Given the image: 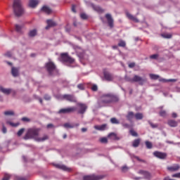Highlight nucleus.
Listing matches in <instances>:
<instances>
[{
	"instance_id": "1",
	"label": "nucleus",
	"mask_w": 180,
	"mask_h": 180,
	"mask_svg": "<svg viewBox=\"0 0 180 180\" xmlns=\"http://www.w3.org/2000/svg\"><path fill=\"white\" fill-rule=\"evenodd\" d=\"M13 8L14 14L17 17H20L25 13V10H23V7H22V1L20 0H14Z\"/></svg>"
},
{
	"instance_id": "2",
	"label": "nucleus",
	"mask_w": 180,
	"mask_h": 180,
	"mask_svg": "<svg viewBox=\"0 0 180 180\" xmlns=\"http://www.w3.org/2000/svg\"><path fill=\"white\" fill-rule=\"evenodd\" d=\"M119 101L120 98L117 95L112 94H108L103 96L101 103L104 104H108L110 103H117Z\"/></svg>"
},
{
	"instance_id": "3",
	"label": "nucleus",
	"mask_w": 180,
	"mask_h": 180,
	"mask_svg": "<svg viewBox=\"0 0 180 180\" xmlns=\"http://www.w3.org/2000/svg\"><path fill=\"white\" fill-rule=\"evenodd\" d=\"M39 133H40V129H28L27 134L25 135L23 139L25 140L34 139L36 141V139L39 138L37 137V136L39 135Z\"/></svg>"
},
{
	"instance_id": "4",
	"label": "nucleus",
	"mask_w": 180,
	"mask_h": 180,
	"mask_svg": "<svg viewBox=\"0 0 180 180\" xmlns=\"http://www.w3.org/2000/svg\"><path fill=\"white\" fill-rule=\"evenodd\" d=\"M45 68L46 69V71L49 74V75L53 76L58 73V70L56 69V65L52 62H49L46 63Z\"/></svg>"
},
{
	"instance_id": "5",
	"label": "nucleus",
	"mask_w": 180,
	"mask_h": 180,
	"mask_svg": "<svg viewBox=\"0 0 180 180\" xmlns=\"http://www.w3.org/2000/svg\"><path fill=\"white\" fill-rule=\"evenodd\" d=\"M127 80L131 83L138 82L140 85H143L146 82V79L136 75L133 78H127Z\"/></svg>"
},
{
	"instance_id": "6",
	"label": "nucleus",
	"mask_w": 180,
	"mask_h": 180,
	"mask_svg": "<svg viewBox=\"0 0 180 180\" xmlns=\"http://www.w3.org/2000/svg\"><path fill=\"white\" fill-rule=\"evenodd\" d=\"M60 61L63 63L72 64L75 62V60L70 57L68 53H62L60 55Z\"/></svg>"
},
{
	"instance_id": "7",
	"label": "nucleus",
	"mask_w": 180,
	"mask_h": 180,
	"mask_svg": "<svg viewBox=\"0 0 180 180\" xmlns=\"http://www.w3.org/2000/svg\"><path fill=\"white\" fill-rule=\"evenodd\" d=\"M75 49L77 55L78 56V57L80 59L84 60L86 58L85 52L80 47L77 46L75 48Z\"/></svg>"
},
{
	"instance_id": "8",
	"label": "nucleus",
	"mask_w": 180,
	"mask_h": 180,
	"mask_svg": "<svg viewBox=\"0 0 180 180\" xmlns=\"http://www.w3.org/2000/svg\"><path fill=\"white\" fill-rule=\"evenodd\" d=\"M61 99L65 100L70 103H76L77 102L75 97L73 95H70V94H65V95L62 96Z\"/></svg>"
},
{
	"instance_id": "9",
	"label": "nucleus",
	"mask_w": 180,
	"mask_h": 180,
	"mask_svg": "<svg viewBox=\"0 0 180 180\" xmlns=\"http://www.w3.org/2000/svg\"><path fill=\"white\" fill-rule=\"evenodd\" d=\"M103 178V176H97L94 174L86 175L83 176V180H101Z\"/></svg>"
},
{
	"instance_id": "10",
	"label": "nucleus",
	"mask_w": 180,
	"mask_h": 180,
	"mask_svg": "<svg viewBox=\"0 0 180 180\" xmlns=\"http://www.w3.org/2000/svg\"><path fill=\"white\" fill-rule=\"evenodd\" d=\"M75 110H76L75 107H70V108H68L60 109L58 111V113L59 114H69V113L74 112Z\"/></svg>"
},
{
	"instance_id": "11",
	"label": "nucleus",
	"mask_w": 180,
	"mask_h": 180,
	"mask_svg": "<svg viewBox=\"0 0 180 180\" xmlns=\"http://www.w3.org/2000/svg\"><path fill=\"white\" fill-rule=\"evenodd\" d=\"M154 156H155L156 158L161 159V160H165L166 159L167 154L165 153H162V152H159V151H155L153 153Z\"/></svg>"
},
{
	"instance_id": "12",
	"label": "nucleus",
	"mask_w": 180,
	"mask_h": 180,
	"mask_svg": "<svg viewBox=\"0 0 180 180\" xmlns=\"http://www.w3.org/2000/svg\"><path fill=\"white\" fill-rule=\"evenodd\" d=\"M77 105L79 107L78 113L83 115L86 112L87 106L83 103H78Z\"/></svg>"
},
{
	"instance_id": "13",
	"label": "nucleus",
	"mask_w": 180,
	"mask_h": 180,
	"mask_svg": "<svg viewBox=\"0 0 180 180\" xmlns=\"http://www.w3.org/2000/svg\"><path fill=\"white\" fill-rule=\"evenodd\" d=\"M103 76L105 79L108 82H112L114 79L113 75L110 74L109 72L104 71Z\"/></svg>"
},
{
	"instance_id": "14",
	"label": "nucleus",
	"mask_w": 180,
	"mask_h": 180,
	"mask_svg": "<svg viewBox=\"0 0 180 180\" xmlns=\"http://www.w3.org/2000/svg\"><path fill=\"white\" fill-rule=\"evenodd\" d=\"M105 18L107 19L109 27L112 28L114 27V21L111 14H105Z\"/></svg>"
},
{
	"instance_id": "15",
	"label": "nucleus",
	"mask_w": 180,
	"mask_h": 180,
	"mask_svg": "<svg viewBox=\"0 0 180 180\" xmlns=\"http://www.w3.org/2000/svg\"><path fill=\"white\" fill-rule=\"evenodd\" d=\"M180 169V165L178 164H175L173 166H170L167 167V169L170 172H176Z\"/></svg>"
},
{
	"instance_id": "16",
	"label": "nucleus",
	"mask_w": 180,
	"mask_h": 180,
	"mask_svg": "<svg viewBox=\"0 0 180 180\" xmlns=\"http://www.w3.org/2000/svg\"><path fill=\"white\" fill-rule=\"evenodd\" d=\"M139 174H143L145 179H150L151 178V174L147 171L140 170Z\"/></svg>"
},
{
	"instance_id": "17",
	"label": "nucleus",
	"mask_w": 180,
	"mask_h": 180,
	"mask_svg": "<svg viewBox=\"0 0 180 180\" xmlns=\"http://www.w3.org/2000/svg\"><path fill=\"white\" fill-rule=\"evenodd\" d=\"M127 17L130 20L134 21L136 23L139 22V20L136 18V17H134V15H132V14H130V13H127Z\"/></svg>"
},
{
	"instance_id": "18",
	"label": "nucleus",
	"mask_w": 180,
	"mask_h": 180,
	"mask_svg": "<svg viewBox=\"0 0 180 180\" xmlns=\"http://www.w3.org/2000/svg\"><path fill=\"white\" fill-rule=\"evenodd\" d=\"M39 4L38 0H30L29 6L30 8H34Z\"/></svg>"
},
{
	"instance_id": "19",
	"label": "nucleus",
	"mask_w": 180,
	"mask_h": 180,
	"mask_svg": "<svg viewBox=\"0 0 180 180\" xmlns=\"http://www.w3.org/2000/svg\"><path fill=\"white\" fill-rule=\"evenodd\" d=\"M0 91L6 95H9L12 92V90L11 89H5L2 86H0Z\"/></svg>"
},
{
	"instance_id": "20",
	"label": "nucleus",
	"mask_w": 180,
	"mask_h": 180,
	"mask_svg": "<svg viewBox=\"0 0 180 180\" xmlns=\"http://www.w3.org/2000/svg\"><path fill=\"white\" fill-rule=\"evenodd\" d=\"M11 74L14 77L19 76V68L13 67L11 68Z\"/></svg>"
},
{
	"instance_id": "21",
	"label": "nucleus",
	"mask_w": 180,
	"mask_h": 180,
	"mask_svg": "<svg viewBox=\"0 0 180 180\" xmlns=\"http://www.w3.org/2000/svg\"><path fill=\"white\" fill-rule=\"evenodd\" d=\"M54 166L58 168V169H60L62 170H64V171H67V172H70V169L68 168L65 165H59V164H56L54 165Z\"/></svg>"
},
{
	"instance_id": "22",
	"label": "nucleus",
	"mask_w": 180,
	"mask_h": 180,
	"mask_svg": "<svg viewBox=\"0 0 180 180\" xmlns=\"http://www.w3.org/2000/svg\"><path fill=\"white\" fill-rule=\"evenodd\" d=\"M108 138L110 139V140H113V141H117L120 139V138L115 133L109 134L108 136Z\"/></svg>"
},
{
	"instance_id": "23",
	"label": "nucleus",
	"mask_w": 180,
	"mask_h": 180,
	"mask_svg": "<svg viewBox=\"0 0 180 180\" xmlns=\"http://www.w3.org/2000/svg\"><path fill=\"white\" fill-rule=\"evenodd\" d=\"M134 117H135V114L133 112H131V111L128 112L127 115H126V118L129 122H131L132 120L134 119Z\"/></svg>"
},
{
	"instance_id": "24",
	"label": "nucleus",
	"mask_w": 180,
	"mask_h": 180,
	"mask_svg": "<svg viewBox=\"0 0 180 180\" xmlns=\"http://www.w3.org/2000/svg\"><path fill=\"white\" fill-rule=\"evenodd\" d=\"M41 11L44 12L45 13L50 15L51 13V8L50 7H47V6H44L41 8Z\"/></svg>"
},
{
	"instance_id": "25",
	"label": "nucleus",
	"mask_w": 180,
	"mask_h": 180,
	"mask_svg": "<svg viewBox=\"0 0 180 180\" xmlns=\"http://www.w3.org/2000/svg\"><path fill=\"white\" fill-rule=\"evenodd\" d=\"M46 23H47V25H48L46 27V30H49V28H50V27L56 26V23L54 22H53V20H48L46 21Z\"/></svg>"
},
{
	"instance_id": "26",
	"label": "nucleus",
	"mask_w": 180,
	"mask_h": 180,
	"mask_svg": "<svg viewBox=\"0 0 180 180\" xmlns=\"http://www.w3.org/2000/svg\"><path fill=\"white\" fill-rule=\"evenodd\" d=\"M107 127V124H102L101 126H98V125H96L94 126V128L96 129V130H99V131H103L105 129V127Z\"/></svg>"
},
{
	"instance_id": "27",
	"label": "nucleus",
	"mask_w": 180,
	"mask_h": 180,
	"mask_svg": "<svg viewBox=\"0 0 180 180\" xmlns=\"http://www.w3.org/2000/svg\"><path fill=\"white\" fill-rule=\"evenodd\" d=\"M49 139V136L47 135H44L42 138H40V137H38L36 139V141H38V142H43L46 140H48Z\"/></svg>"
},
{
	"instance_id": "28",
	"label": "nucleus",
	"mask_w": 180,
	"mask_h": 180,
	"mask_svg": "<svg viewBox=\"0 0 180 180\" xmlns=\"http://www.w3.org/2000/svg\"><path fill=\"white\" fill-rule=\"evenodd\" d=\"M159 81L160 82H163V83H166V82H176L177 80L176 79H162V78H160Z\"/></svg>"
},
{
	"instance_id": "29",
	"label": "nucleus",
	"mask_w": 180,
	"mask_h": 180,
	"mask_svg": "<svg viewBox=\"0 0 180 180\" xmlns=\"http://www.w3.org/2000/svg\"><path fill=\"white\" fill-rule=\"evenodd\" d=\"M168 124L172 127H175L178 125V123L175 120H171L168 121Z\"/></svg>"
},
{
	"instance_id": "30",
	"label": "nucleus",
	"mask_w": 180,
	"mask_h": 180,
	"mask_svg": "<svg viewBox=\"0 0 180 180\" xmlns=\"http://www.w3.org/2000/svg\"><path fill=\"white\" fill-rule=\"evenodd\" d=\"M140 142H141V139H135L133 141V143H132L133 147H134V148L138 147L139 146V144H140Z\"/></svg>"
},
{
	"instance_id": "31",
	"label": "nucleus",
	"mask_w": 180,
	"mask_h": 180,
	"mask_svg": "<svg viewBox=\"0 0 180 180\" xmlns=\"http://www.w3.org/2000/svg\"><path fill=\"white\" fill-rule=\"evenodd\" d=\"M134 117L136 118V120H141L143 118V115L142 113L141 112H138L136 114H134Z\"/></svg>"
},
{
	"instance_id": "32",
	"label": "nucleus",
	"mask_w": 180,
	"mask_h": 180,
	"mask_svg": "<svg viewBox=\"0 0 180 180\" xmlns=\"http://www.w3.org/2000/svg\"><path fill=\"white\" fill-rule=\"evenodd\" d=\"M22 29H23V26H20L19 25H15V31L18 33H22Z\"/></svg>"
},
{
	"instance_id": "33",
	"label": "nucleus",
	"mask_w": 180,
	"mask_h": 180,
	"mask_svg": "<svg viewBox=\"0 0 180 180\" xmlns=\"http://www.w3.org/2000/svg\"><path fill=\"white\" fill-rule=\"evenodd\" d=\"M150 77L151 79L157 80L160 78V76L157 75L150 74Z\"/></svg>"
},
{
	"instance_id": "34",
	"label": "nucleus",
	"mask_w": 180,
	"mask_h": 180,
	"mask_svg": "<svg viewBox=\"0 0 180 180\" xmlns=\"http://www.w3.org/2000/svg\"><path fill=\"white\" fill-rule=\"evenodd\" d=\"M36 34H37V31H36V30H33L30 31L29 33V35L31 37L36 36Z\"/></svg>"
},
{
	"instance_id": "35",
	"label": "nucleus",
	"mask_w": 180,
	"mask_h": 180,
	"mask_svg": "<svg viewBox=\"0 0 180 180\" xmlns=\"http://www.w3.org/2000/svg\"><path fill=\"white\" fill-rule=\"evenodd\" d=\"M110 122H111L112 124H120V122L115 117L111 118Z\"/></svg>"
},
{
	"instance_id": "36",
	"label": "nucleus",
	"mask_w": 180,
	"mask_h": 180,
	"mask_svg": "<svg viewBox=\"0 0 180 180\" xmlns=\"http://www.w3.org/2000/svg\"><path fill=\"white\" fill-rule=\"evenodd\" d=\"M91 6L96 11H98V12L102 11V8H101V7H96V6H94V4H91Z\"/></svg>"
},
{
	"instance_id": "37",
	"label": "nucleus",
	"mask_w": 180,
	"mask_h": 180,
	"mask_svg": "<svg viewBox=\"0 0 180 180\" xmlns=\"http://www.w3.org/2000/svg\"><path fill=\"white\" fill-rule=\"evenodd\" d=\"M118 46H120V47H123V48L125 47V46H126V43H125V41L121 40V41L119 42V44H118Z\"/></svg>"
},
{
	"instance_id": "38",
	"label": "nucleus",
	"mask_w": 180,
	"mask_h": 180,
	"mask_svg": "<svg viewBox=\"0 0 180 180\" xmlns=\"http://www.w3.org/2000/svg\"><path fill=\"white\" fill-rule=\"evenodd\" d=\"M162 37L165 39H171L172 36L170 34H163Z\"/></svg>"
},
{
	"instance_id": "39",
	"label": "nucleus",
	"mask_w": 180,
	"mask_h": 180,
	"mask_svg": "<svg viewBox=\"0 0 180 180\" xmlns=\"http://www.w3.org/2000/svg\"><path fill=\"white\" fill-rule=\"evenodd\" d=\"M6 123L11 125V127H14L19 126V123L14 124L12 122H9V121H7Z\"/></svg>"
},
{
	"instance_id": "40",
	"label": "nucleus",
	"mask_w": 180,
	"mask_h": 180,
	"mask_svg": "<svg viewBox=\"0 0 180 180\" xmlns=\"http://www.w3.org/2000/svg\"><path fill=\"white\" fill-rule=\"evenodd\" d=\"M11 179V174H5L4 176L3 177L2 180H10Z\"/></svg>"
},
{
	"instance_id": "41",
	"label": "nucleus",
	"mask_w": 180,
	"mask_h": 180,
	"mask_svg": "<svg viewBox=\"0 0 180 180\" xmlns=\"http://www.w3.org/2000/svg\"><path fill=\"white\" fill-rule=\"evenodd\" d=\"M129 133L132 136H138V134L134 129H131Z\"/></svg>"
},
{
	"instance_id": "42",
	"label": "nucleus",
	"mask_w": 180,
	"mask_h": 180,
	"mask_svg": "<svg viewBox=\"0 0 180 180\" xmlns=\"http://www.w3.org/2000/svg\"><path fill=\"white\" fill-rule=\"evenodd\" d=\"M146 145L147 148H148V149H150L153 147L152 143L150 141H146Z\"/></svg>"
},
{
	"instance_id": "43",
	"label": "nucleus",
	"mask_w": 180,
	"mask_h": 180,
	"mask_svg": "<svg viewBox=\"0 0 180 180\" xmlns=\"http://www.w3.org/2000/svg\"><path fill=\"white\" fill-rule=\"evenodd\" d=\"M77 88L81 91H84L85 89L84 85L82 84H78Z\"/></svg>"
},
{
	"instance_id": "44",
	"label": "nucleus",
	"mask_w": 180,
	"mask_h": 180,
	"mask_svg": "<svg viewBox=\"0 0 180 180\" xmlns=\"http://www.w3.org/2000/svg\"><path fill=\"white\" fill-rule=\"evenodd\" d=\"M23 132H25V129L22 128L18 131L17 135L20 136L22 134H23Z\"/></svg>"
},
{
	"instance_id": "45",
	"label": "nucleus",
	"mask_w": 180,
	"mask_h": 180,
	"mask_svg": "<svg viewBox=\"0 0 180 180\" xmlns=\"http://www.w3.org/2000/svg\"><path fill=\"white\" fill-rule=\"evenodd\" d=\"M5 115H13L15 112L13 111H6L4 112Z\"/></svg>"
},
{
	"instance_id": "46",
	"label": "nucleus",
	"mask_w": 180,
	"mask_h": 180,
	"mask_svg": "<svg viewBox=\"0 0 180 180\" xmlns=\"http://www.w3.org/2000/svg\"><path fill=\"white\" fill-rule=\"evenodd\" d=\"M159 57L158 54H154L150 56V59H153V60H156L158 59V58Z\"/></svg>"
},
{
	"instance_id": "47",
	"label": "nucleus",
	"mask_w": 180,
	"mask_h": 180,
	"mask_svg": "<svg viewBox=\"0 0 180 180\" xmlns=\"http://www.w3.org/2000/svg\"><path fill=\"white\" fill-rule=\"evenodd\" d=\"M80 17H81V18L83 19V20L87 19V15H86V14H84V13H82L80 15Z\"/></svg>"
},
{
	"instance_id": "48",
	"label": "nucleus",
	"mask_w": 180,
	"mask_h": 180,
	"mask_svg": "<svg viewBox=\"0 0 180 180\" xmlns=\"http://www.w3.org/2000/svg\"><path fill=\"white\" fill-rule=\"evenodd\" d=\"M100 141L103 143H107L108 139L106 138H102V139H101Z\"/></svg>"
},
{
	"instance_id": "49",
	"label": "nucleus",
	"mask_w": 180,
	"mask_h": 180,
	"mask_svg": "<svg viewBox=\"0 0 180 180\" xmlns=\"http://www.w3.org/2000/svg\"><path fill=\"white\" fill-rule=\"evenodd\" d=\"M64 127L65 128H73L74 127L70 125L69 123H65L64 125H63Z\"/></svg>"
},
{
	"instance_id": "50",
	"label": "nucleus",
	"mask_w": 180,
	"mask_h": 180,
	"mask_svg": "<svg viewBox=\"0 0 180 180\" xmlns=\"http://www.w3.org/2000/svg\"><path fill=\"white\" fill-rule=\"evenodd\" d=\"M160 115L162 116V117H165L167 115V113L165 110H162L160 112Z\"/></svg>"
},
{
	"instance_id": "51",
	"label": "nucleus",
	"mask_w": 180,
	"mask_h": 180,
	"mask_svg": "<svg viewBox=\"0 0 180 180\" xmlns=\"http://www.w3.org/2000/svg\"><path fill=\"white\" fill-rule=\"evenodd\" d=\"M15 180H27V179L22 176H16Z\"/></svg>"
},
{
	"instance_id": "52",
	"label": "nucleus",
	"mask_w": 180,
	"mask_h": 180,
	"mask_svg": "<svg viewBox=\"0 0 180 180\" xmlns=\"http://www.w3.org/2000/svg\"><path fill=\"white\" fill-rule=\"evenodd\" d=\"M93 91H96L98 90V86L96 85H93L91 87Z\"/></svg>"
},
{
	"instance_id": "53",
	"label": "nucleus",
	"mask_w": 180,
	"mask_h": 180,
	"mask_svg": "<svg viewBox=\"0 0 180 180\" xmlns=\"http://www.w3.org/2000/svg\"><path fill=\"white\" fill-rule=\"evenodd\" d=\"M22 121L29 122H30V119H29L27 117H22Z\"/></svg>"
},
{
	"instance_id": "54",
	"label": "nucleus",
	"mask_w": 180,
	"mask_h": 180,
	"mask_svg": "<svg viewBox=\"0 0 180 180\" xmlns=\"http://www.w3.org/2000/svg\"><path fill=\"white\" fill-rule=\"evenodd\" d=\"M5 56L8 57V58H11V57H12V53H11L10 51H8V52H7V53L5 54Z\"/></svg>"
},
{
	"instance_id": "55",
	"label": "nucleus",
	"mask_w": 180,
	"mask_h": 180,
	"mask_svg": "<svg viewBox=\"0 0 180 180\" xmlns=\"http://www.w3.org/2000/svg\"><path fill=\"white\" fill-rule=\"evenodd\" d=\"M135 65H136L135 63H131L129 64V68H133L135 67Z\"/></svg>"
},
{
	"instance_id": "56",
	"label": "nucleus",
	"mask_w": 180,
	"mask_h": 180,
	"mask_svg": "<svg viewBox=\"0 0 180 180\" xmlns=\"http://www.w3.org/2000/svg\"><path fill=\"white\" fill-rule=\"evenodd\" d=\"M172 177L180 178V172L173 174Z\"/></svg>"
},
{
	"instance_id": "57",
	"label": "nucleus",
	"mask_w": 180,
	"mask_h": 180,
	"mask_svg": "<svg viewBox=\"0 0 180 180\" xmlns=\"http://www.w3.org/2000/svg\"><path fill=\"white\" fill-rule=\"evenodd\" d=\"M148 123L150 124V125L153 127V128H156L158 127L157 124H153L151 122H148Z\"/></svg>"
},
{
	"instance_id": "58",
	"label": "nucleus",
	"mask_w": 180,
	"mask_h": 180,
	"mask_svg": "<svg viewBox=\"0 0 180 180\" xmlns=\"http://www.w3.org/2000/svg\"><path fill=\"white\" fill-rule=\"evenodd\" d=\"M6 131H7L6 127H5V126L3 125L2 132H3L4 134H6Z\"/></svg>"
},
{
	"instance_id": "59",
	"label": "nucleus",
	"mask_w": 180,
	"mask_h": 180,
	"mask_svg": "<svg viewBox=\"0 0 180 180\" xmlns=\"http://www.w3.org/2000/svg\"><path fill=\"white\" fill-rule=\"evenodd\" d=\"M44 99L46 101H49L50 99H51V97H50V96H49V95H46L44 96Z\"/></svg>"
},
{
	"instance_id": "60",
	"label": "nucleus",
	"mask_w": 180,
	"mask_h": 180,
	"mask_svg": "<svg viewBox=\"0 0 180 180\" xmlns=\"http://www.w3.org/2000/svg\"><path fill=\"white\" fill-rule=\"evenodd\" d=\"M46 127H47L48 129H51V128H53V125L52 124H49L46 126Z\"/></svg>"
},
{
	"instance_id": "61",
	"label": "nucleus",
	"mask_w": 180,
	"mask_h": 180,
	"mask_svg": "<svg viewBox=\"0 0 180 180\" xmlns=\"http://www.w3.org/2000/svg\"><path fill=\"white\" fill-rule=\"evenodd\" d=\"M72 11L75 13H76L75 6H72Z\"/></svg>"
},
{
	"instance_id": "62",
	"label": "nucleus",
	"mask_w": 180,
	"mask_h": 180,
	"mask_svg": "<svg viewBox=\"0 0 180 180\" xmlns=\"http://www.w3.org/2000/svg\"><path fill=\"white\" fill-rule=\"evenodd\" d=\"M122 126L124 127V128H129V125L128 124H123Z\"/></svg>"
},
{
	"instance_id": "63",
	"label": "nucleus",
	"mask_w": 180,
	"mask_h": 180,
	"mask_svg": "<svg viewBox=\"0 0 180 180\" xmlns=\"http://www.w3.org/2000/svg\"><path fill=\"white\" fill-rule=\"evenodd\" d=\"M177 117L176 113H172V117L176 118Z\"/></svg>"
},
{
	"instance_id": "64",
	"label": "nucleus",
	"mask_w": 180,
	"mask_h": 180,
	"mask_svg": "<svg viewBox=\"0 0 180 180\" xmlns=\"http://www.w3.org/2000/svg\"><path fill=\"white\" fill-rule=\"evenodd\" d=\"M164 180H174V179H169V177H165V178L164 179Z\"/></svg>"
}]
</instances>
